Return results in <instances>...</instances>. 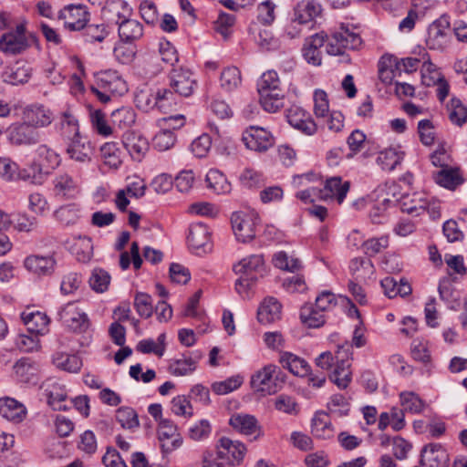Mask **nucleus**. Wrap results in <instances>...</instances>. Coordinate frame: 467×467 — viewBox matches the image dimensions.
I'll return each instance as SVG.
<instances>
[{
	"instance_id": "obj_1",
	"label": "nucleus",
	"mask_w": 467,
	"mask_h": 467,
	"mask_svg": "<svg viewBox=\"0 0 467 467\" xmlns=\"http://www.w3.org/2000/svg\"><path fill=\"white\" fill-rule=\"evenodd\" d=\"M327 43L326 50L330 56L342 57V62H350V57L346 55L347 49H357L362 43L360 36L349 30L348 27L341 26L327 34L317 33L306 39L302 48L304 58L308 64L320 66L322 63V53L320 48Z\"/></svg>"
},
{
	"instance_id": "obj_2",
	"label": "nucleus",
	"mask_w": 467,
	"mask_h": 467,
	"mask_svg": "<svg viewBox=\"0 0 467 467\" xmlns=\"http://www.w3.org/2000/svg\"><path fill=\"white\" fill-rule=\"evenodd\" d=\"M257 91L265 111L276 112L284 107L285 92L276 71L267 70L261 76L257 81Z\"/></svg>"
},
{
	"instance_id": "obj_3",
	"label": "nucleus",
	"mask_w": 467,
	"mask_h": 467,
	"mask_svg": "<svg viewBox=\"0 0 467 467\" xmlns=\"http://www.w3.org/2000/svg\"><path fill=\"white\" fill-rule=\"evenodd\" d=\"M234 272L240 277L235 282L238 294L245 293L252 287L265 272L264 258L260 254H252L243 258L233 267Z\"/></svg>"
},
{
	"instance_id": "obj_4",
	"label": "nucleus",
	"mask_w": 467,
	"mask_h": 467,
	"mask_svg": "<svg viewBox=\"0 0 467 467\" xmlns=\"http://www.w3.org/2000/svg\"><path fill=\"white\" fill-rule=\"evenodd\" d=\"M285 375L281 368L273 364L265 366L251 378V387L263 395H272L281 389Z\"/></svg>"
},
{
	"instance_id": "obj_5",
	"label": "nucleus",
	"mask_w": 467,
	"mask_h": 467,
	"mask_svg": "<svg viewBox=\"0 0 467 467\" xmlns=\"http://www.w3.org/2000/svg\"><path fill=\"white\" fill-rule=\"evenodd\" d=\"M335 368L329 375V379L339 389H346L352 379L350 369L352 359V345L345 340L337 345V349L334 355Z\"/></svg>"
},
{
	"instance_id": "obj_6",
	"label": "nucleus",
	"mask_w": 467,
	"mask_h": 467,
	"mask_svg": "<svg viewBox=\"0 0 467 467\" xmlns=\"http://www.w3.org/2000/svg\"><path fill=\"white\" fill-rule=\"evenodd\" d=\"M420 60L417 57H405L400 60L391 55L384 54L381 56V82L391 84L396 77H400L402 72L410 74L415 72Z\"/></svg>"
},
{
	"instance_id": "obj_7",
	"label": "nucleus",
	"mask_w": 467,
	"mask_h": 467,
	"mask_svg": "<svg viewBox=\"0 0 467 467\" xmlns=\"http://www.w3.org/2000/svg\"><path fill=\"white\" fill-rule=\"evenodd\" d=\"M37 37L26 34L25 24L16 25L15 30L4 34L0 38V50L8 55H16L25 51L32 43H36Z\"/></svg>"
},
{
	"instance_id": "obj_8",
	"label": "nucleus",
	"mask_w": 467,
	"mask_h": 467,
	"mask_svg": "<svg viewBox=\"0 0 467 467\" xmlns=\"http://www.w3.org/2000/svg\"><path fill=\"white\" fill-rule=\"evenodd\" d=\"M258 217L252 213L235 212L232 214L231 223L236 239L248 243L255 237V226Z\"/></svg>"
},
{
	"instance_id": "obj_9",
	"label": "nucleus",
	"mask_w": 467,
	"mask_h": 467,
	"mask_svg": "<svg viewBox=\"0 0 467 467\" xmlns=\"http://www.w3.org/2000/svg\"><path fill=\"white\" fill-rule=\"evenodd\" d=\"M157 432L163 454H170L182 446V437L172 420L161 419Z\"/></svg>"
},
{
	"instance_id": "obj_10",
	"label": "nucleus",
	"mask_w": 467,
	"mask_h": 467,
	"mask_svg": "<svg viewBox=\"0 0 467 467\" xmlns=\"http://www.w3.org/2000/svg\"><path fill=\"white\" fill-rule=\"evenodd\" d=\"M242 140L247 149L257 152H265L275 144V138L270 131L254 126L244 131Z\"/></svg>"
},
{
	"instance_id": "obj_11",
	"label": "nucleus",
	"mask_w": 467,
	"mask_h": 467,
	"mask_svg": "<svg viewBox=\"0 0 467 467\" xmlns=\"http://www.w3.org/2000/svg\"><path fill=\"white\" fill-rule=\"evenodd\" d=\"M58 18L70 31L82 30L89 20V13L83 5H69L59 11Z\"/></svg>"
},
{
	"instance_id": "obj_12",
	"label": "nucleus",
	"mask_w": 467,
	"mask_h": 467,
	"mask_svg": "<svg viewBox=\"0 0 467 467\" xmlns=\"http://www.w3.org/2000/svg\"><path fill=\"white\" fill-rule=\"evenodd\" d=\"M59 320L75 332L85 331L88 327V316L78 309L75 302H69L58 311Z\"/></svg>"
},
{
	"instance_id": "obj_13",
	"label": "nucleus",
	"mask_w": 467,
	"mask_h": 467,
	"mask_svg": "<svg viewBox=\"0 0 467 467\" xmlns=\"http://www.w3.org/2000/svg\"><path fill=\"white\" fill-rule=\"evenodd\" d=\"M197 86L193 73L186 68H173L170 73V87L181 97H190Z\"/></svg>"
},
{
	"instance_id": "obj_14",
	"label": "nucleus",
	"mask_w": 467,
	"mask_h": 467,
	"mask_svg": "<svg viewBox=\"0 0 467 467\" xmlns=\"http://www.w3.org/2000/svg\"><path fill=\"white\" fill-rule=\"evenodd\" d=\"M450 28V18L442 15L428 27L426 45L430 49L441 50L445 47L448 41L447 31Z\"/></svg>"
},
{
	"instance_id": "obj_15",
	"label": "nucleus",
	"mask_w": 467,
	"mask_h": 467,
	"mask_svg": "<svg viewBox=\"0 0 467 467\" xmlns=\"http://www.w3.org/2000/svg\"><path fill=\"white\" fill-rule=\"evenodd\" d=\"M43 395L47 400V404L54 410H67V406L65 404L67 392L65 387L58 382L57 379L50 378L46 379L40 386Z\"/></svg>"
},
{
	"instance_id": "obj_16",
	"label": "nucleus",
	"mask_w": 467,
	"mask_h": 467,
	"mask_svg": "<svg viewBox=\"0 0 467 467\" xmlns=\"http://www.w3.org/2000/svg\"><path fill=\"white\" fill-rule=\"evenodd\" d=\"M8 139L15 145H33L39 142L40 134L33 126L23 120L9 127Z\"/></svg>"
},
{
	"instance_id": "obj_17",
	"label": "nucleus",
	"mask_w": 467,
	"mask_h": 467,
	"mask_svg": "<svg viewBox=\"0 0 467 467\" xmlns=\"http://www.w3.org/2000/svg\"><path fill=\"white\" fill-rule=\"evenodd\" d=\"M218 460H226L232 466L239 464L246 451L244 444L223 437L217 444Z\"/></svg>"
},
{
	"instance_id": "obj_18",
	"label": "nucleus",
	"mask_w": 467,
	"mask_h": 467,
	"mask_svg": "<svg viewBox=\"0 0 467 467\" xmlns=\"http://www.w3.org/2000/svg\"><path fill=\"white\" fill-rule=\"evenodd\" d=\"M286 118L288 123L306 135H313L317 131V124L309 113L298 106H292L287 109Z\"/></svg>"
},
{
	"instance_id": "obj_19",
	"label": "nucleus",
	"mask_w": 467,
	"mask_h": 467,
	"mask_svg": "<svg viewBox=\"0 0 467 467\" xmlns=\"http://www.w3.org/2000/svg\"><path fill=\"white\" fill-rule=\"evenodd\" d=\"M449 455L439 443H430L423 447L420 463L422 467H448Z\"/></svg>"
},
{
	"instance_id": "obj_20",
	"label": "nucleus",
	"mask_w": 467,
	"mask_h": 467,
	"mask_svg": "<svg viewBox=\"0 0 467 467\" xmlns=\"http://www.w3.org/2000/svg\"><path fill=\"white\" fill-rule=\"evenodd\" d=\"M22 119L37 130L49 126L54 118L51 110L45 106L30 105L24 109Z\"/></svg>"
},
{
	"instance_id": "obj_21",
	"label": "nucleus",
	"mask_w": 467,
	"mask_h": 467,
	"mask_svg": "<svg viewBox=\"0 0 467 467\" xmlns=\"http://www.w3.org/2000/svg\"><path fill=\"white\" fill-rule=\"evenodd\" d=\"M122 145L130 157L137 161H140L149 150L148 140L140 134L130 130L123 134Z\"/></svg>"
},
{
	"instance_id": "obj_22",
	"label": "nucleus",
	"mask_w": 467,
	"mask_h": 467,
	"mask_svg": "<svg viewBox=\"0 0 467 467\" xmlns=\"http://www.w3.org/2000/svg\"><path fill=\"white\" fill-rule=\"evenodd\" d=\"M322 11L319 0H301L294 8V22L307 24L321 16Z\"/></svg>"
},
{
	"instance_id": "obj_23",
	"label": "nucleus",
	"mask_w": 467,
	"mask_h": 467,
	"mask_svg": "<svg viewBox=\"0 0 467 467\" xmlns=\"http://www.w3.org/2000/svg\"><path fill=\"white\" fill-rule=\"evenodd\" d=\"M229 424L234 430L244 435H254V440L260 436V426L256 418L250 414L234 413L229 420Z\"/></svg>"
},
{
	"instance_id": "obj_24",
	"label": "nucleus",
	"mask_w": 467,
	"mask_h": 467,
	"mask_svg": "<svg viewBox=\"0 0 467 467\" xmlns=\"http://www.w3.org/2000/svg\"><path fill=\"white\" fill-rule=\"evenodd\" d=\"M200 351L188 352L182 358L171 360L169 365V372L174 376H185L193 372L196 364L202 358Z\"/></svg>"
},
{
	"instance_id": "obj_25",
	"label": "nucleus",
	"mask_w": 467,
	"mask_h": 467,
	"mask_svg": "<svg viewBox=\"0 0 467 467\" xmlns=\"http://www.w3.org/2000/svg\"><path fill=\"white\" fill-rule=\"evenodd\" d=\"M0 415L14 423L22 422L26 416V407L12 398L0 399Z\"/></svg>"
},
{
	"instance_id": "obj_26",
	"label": "nucleus",
	"mask_w": 467,
	"mask_h": 467,
	"mask_svg": "<svg viewBox=\"0 0 467 467\" xmlns=\"http://www.w3.org/2000/svg\"><path fill=\"white\" fill-rule=\"evenodd\" d=\"M67 153L70 159L86 163L91 161L92 148L90 142L80 135L69 140Z\"/></svg>"
},
{
	"instance_id": "obj_27",
	"label": "nucleus",
	"mask_w": 467,
	"mask_h": 467,
	"mask_svg": "<svg viewBox=\"0 0 467 467\" xmlns=\"http://www.w3.org/2000/svg\"><path fill=\"white\" fill-rule=\"evenodd\" d=\"M53 185L55 195L62 198H75L79 192L78 182L66 172L57 174Z\"/></svg>"
},
{
	"instance_id": "obj_28",
	"label": "nucleus",
	"mask_w": 467,
	"mask_h": 467,
	"mask_svg": "<svg viewBox=\"0 0 467 467\" xmlns=\"http://www.w3.org/2000/svg\"><path fill=\"white\" fill-rule=\"evenodd\" d=\"M55 265L56 260L51 255H29L24 261L25 267L37 275H50Z\"/></svg>"
},
{
	"instance_id": "obj_29",
	"label": "nucleus",
	"mask_w": 467,
	"mask_h": 467,
	"mask_svg": "<svg viewBox=\"0 0 467 467\" xmlns=\"http://www.w3.org/2000/svg\"><path fill=\"white\" fill-rule=\"evenodd\" d=\"M349 182H343L341 177H331L326 181L324 190H321L322 193L320 198L325 200L328 198H335L338 203H341L346 198V195L349 191Z\"/></svg>"
},
{
	"instance_id": "obj_30",
	"label": "nucleus",
	"mask_w": 467,
	"mask_h": 467,
	"mask_svg": "<svg viewBox=\"0 0 467 467\" xmlns=\"http://www.w3.org/2000/svg\"><path fill=\"white\" fill-rule=\"evenodd\" d=\"M211 234L208 227L201 223L190 226L187 242L189 246L197 253L200 250L205 251L206 245L210 243Z\"/></svg>"
},
{
	"instance_id": "obj_31",
	"label": "nucleus",
	"mask_w": 467,
	"mask_h": 467,
	"mask_svg": "<svg viewBox=\"0 0 467 467\" xmlns=\"http://www.w3.org/2000/svg\"><path fill=\"white\" fill-rule=\"evenodd\" d=\"M281 304L275 297L269 296L260 305L257 311V319L262 324L273 323L281 317Z\"/></svg>"
},
{
	"instance_id": "obj_32",
	"label": "nucleus",
	"mask_w": 467,
	"mask_h": 467,
	"mask_svg": "<svg viewBox=\"0 0 467 467\" xmlns=\"http://www.w3.org/2000/svg\"><path fill=\"white\" fill-rule=\"evenodd\" d=\"M22 319L30 334L40 336L48 332L49 318L45 313L39 311L24 312L22 313Z\"/></svg>"
},
{
	"instance_id": "obj_33",
	"label": "nucleus",
	"mask_w": 467,
	"mask_h": 467,
	"mask_svg": "<svg viewBox=\"0 0 467 467\" xmlns=\"http://www.w3.org/2000/svg\"><path fill=\"white\" fill-rule=\"evenodd\" d=\"M397 206L401 212L409 214L420 215L428 206V202L419 196L418 193H404L400 198L397 199Z\"/></svg>"
},
{
	"instance_id": "obj_34",
	"label": "nucleus",
	"mask_w": 467,
	"mask_h": 467,
	"mask_svg": "<svg viewBox=\"0 0 467 467\" xmlns=\"http://www.w3.org/2000/svg\"><path fill=\"white\" fill-rule=\"evenodd\" d=\"M56 130L62 138L69 140L80 136L78 121L69 110L61 113L59 120L56 123Z\"/></svg>"
},
{
	"instance_id": "obj_35",
	"label": "nucleus",
	"mask_w": 467,
	"mask_h": 467,
	"mask_svg": "<svg viewBox=\"0 0 467 467\" xmlns=\"http://www.w3.org/2000/svg\"><path fill=\"white\" fill-rule=\"evenodd\" d=\"M37 159L35 161L38 162L40 166L49 175L52 171L59 166L61 159L53 149L46 144L39 145L36 149Z\"/></svg>"
},
{
	"instance_id": "obj_36",
	"label": "nucleus",
	"mask_w": 467,
	"mask_h": 467,
	"mask_svg": "<svg viewBox=\"0 0 467 467\" xmlns=\"http://www.w3.org/2000/svg\"><path fill=\"white\" fill-rule=\"evenodd\" d=\"M311 432L318 439L327 440L333 437L334 430L327 413L319 411L315 414L312 420Z\"/></svg>"
},
{
	"instance_id": "obj_37",
	"label": "nucleus",
	"mask_w": 467,
	"mask_h": 467,
	"mask_svg": "<svg viewBox=\"0 0 467 467\" xmlns=\"http://www.w3.org/2000/svg\"><path fill=\"white\" fill-rule=\"evenodd\" d=\"M279 362L283 368L288 369L296 376L304 377L308 374L310 369L308 363L305 359L290 352L283 353L280 356Z\"/></svg>"
},
{
	"instance_id": "obj_38",
	"label": "nucleus",
	"mask_w": 467,
	"mask_h": 467,
	"mask_svg": "<svg viewBox=\"0 0 467 467\" xmlns=\"http://www.w3.org/2000/svg\"><path fill=\"white\" fill-rule=\"evenodd\" d=\"M119 40L124 43H134L143 36V26L136 19L122 21L118 27Z\"/></svg>"
},
{
	"instance_id": "obj_39",
	"label": "nucleus",
	"mask_w": 467,
	"mask_h": 467,
	"mask_svg": "<svg viewBox=\"0 0 467 467\" xmlns=\"http://www.w3.org/2000/svg\"><path fill=\"white\" fill-rule=\"evenodd\" d=\"M14 371L16 378L24 383H36L37 368L34 362L27 358H20L14 365Z\"/></svg>"
},
{
	"instance_id": "obj_40",
	"label": "nucleus",
	"mask_w": 467,
	"mask_h": 467,
	"mask_svg": "<svg viewBox=\"0 0 467 467\" xmlns=\"http://www.w3.org/2000/svg\"><path fill=\"white\" fill-rule=\"evenodd\" d=\"M47 176V171H44L42 166L34 161L27 168L17 171L16 179H20L31 184L41 185Z\"/></svg>"
},
{
	"instance_id": "obj_41",
	"label": "nucleus",
	"mask_w": 467,
	"mask_h": 467,
	"mask_svg": "<svg viewBox=\"0 0 467 467\" xmlns=\"http://www.w3.org/2000/svg\"><path fill=\"white\" fill-rule=\"evenodd\" d=\"M31 77V70L19 63L5 68L2 74L3 81L11 85L26 83Z\"/></svg>"
},
{
	"instance_id": "obj_42",
	"label": "nucleus",
	"mask_w": 467,
	"mask_h": 467,
	"mask_svg": "<svg viewBox=\"0 0 467 467\" xmlns=\"http://www.w3.org/2000/svg\"><path fill=\"white\" fill-rule=\"evenodd\" d=\"M400 399L403 410L412 414H420L428 407L426 401L413 391L401 392Z\"/></svg>"
},
{
	"instance_id": "obj_43",
	"label": "nucleus",
	"mask_w": 467,
	"mask_h": 467,
	"mask_svg": "<svg viewBox=\"0 0 467 467\" xmlns=\"http://www.w3.org/2000/svg\"><path fill=\"white\" fill-rule=\"evenodd\" d=\"M54 365L62 370L77 373L82 367V360L77 355H69L63 352H57L53 356Z\"/></svg>"
},
{
	"instance_id": "obj_44",
	"label": "nucleus",
	"mask_w": 467,
	"mask_h": 467,
	"mask_svg": "<svg viewBox=\"0 0 467 467\" xmlns=\"http://www.w3.org/2000/svg\"><path fill=\"white\" fill-rule=\"evenodd\" d=\"M405 152L400 145L381 150V170L391 171L400 166L404 159Z\"/></svg>"
},
{
	"instance_id": "obj_45",
	"label": "nucleus",
	"mask_w": 467,
	"mask_h": 467,
	"mask_svg": "<svg viewBox=\"0 0 467 467\" xmlns=\"http://www.w3.org/2000/svg\"><path fill=\"white\" fill-rule=\"evenodd\" d=\"M134 102L136 107L144 112L157 110V89L144 88L138 90L135 93Z\"/></svg>"
},
{
	"instance_id": "obj_46",
	"label": "nucleus",
	"mask_w": 467,
	"mask_h": 467,
	"mask_svg": "<svg viewBox=\"0 0 467 467\" xmlns=\"http://www.w3.org/2000/svg\"><path fill=\"white\" fill-rule=\"evenodd\" d=\"M300 319L305 326L310 328H318L326 322L323 312L310 304L302 306L300 310Z\"/></svg>"
},
{
	"instance_id": "obj_47",
	"label": "nucleus",
	"mask_w": 467,
	"mask_h": 467,
	"mask_svg": "<svg viewBox=\"0 0 467 467\" xmlns=\"http://www.w3.org/2000/svg\"><path fill=\"white\" fill-rule=\"evenodd\" d=\"M349 270L356 279H366L374 275L376 269L371 259L355 257L350 261Z\"/></svg>"
},
{
	"instance_id": "obj_48",
	"label": "nucleus",
	"mask_w": 467,
	"mask_h": 467,
	"mask_svg": "<svg viewBox=\"0 0 467 467\" xmlns=\"http://www.w3.org/2000/svg\"><path fill=\"white\" fill-rule=\"evenodd\" d=\"M404 410L399 408H392L389 412H381V431L390 426L395 431L405 427Z\"/></svg>"
},
{
	"instance_id": "obj_49",
	"label": "nucleus",
	"mask_w": 467,
	"mask_h": 467,
	"mask_svg": "<svg viewBox=\"0 0 467 467\" xmlns=\"http://www.w3.org/2000/svg\"><path fill=\"white\" fill-rule=\"evenodd\" d=\"M434 179L439 185L449 190H454L462 182L459 171L451 168L441 169L435 174Z\"/></svg>"
},
{
	"instance_id": "obj_50",
	"label": "nucleus",
	"mask_w": 467,
	"mask_h": 467,
	"mask_svg": "<svg viewBox=\"0 0 467 467\" xmlns=\"http://www.w3.org/2000/svg\"><path fill=\"white\" fill-rule=\"evenodd\" d=\"M205 181L207 187L217 194L226 193L231 191V184L226 177L218 170H210L206 174Z\"/></svg>"
},
{
	"instance_id": "obj_51",
	"label": "nucleus",
	"mask_w": 467,
	"mask_h": 467,
	"mask_svg": "<svg viewBox=\"0 0 467 467\" xmlns=\"http://www.w3.org/2000/svg\"><path fill=\"white\" fill-rule=\"evenodd\" d=\"M157 89V110L161 113H168L175 109L178 104L176 93L171 88Z\"/></svg>"
},
{
	"instance_id": "obj_52",
	"label": "nucleus",
	"mask_w": 467,
	"mask_h": 467,
	"mask_svg": "<svg viewBox=\"0 0 467 467\" xmlns=\"http://www.w3.org/2000/svg\"><path fill=\"white\" fill-rule=\"evenodd\" d=\"M111 120L120 129H129L136 121V112L130 107H122L112 112Z\"/></svg>"
},
{
	"instance_id": "obj_53",
	"label": "nucleus",
	"mask_w": 467,
	"mask_h": 467,
	"mask_svg": "<svg viewBox=\"0 0 467 467\" xmlns=\"http://www.w3.org/2000/svg\"><path fill=\"white\" fill-rule=\"evenodd\" d=\"M109 283V274L101 268L94 269L88 280L89 286L97 293H103L107 291Z\"/></svg>"
},
{
	"instance_id": "obj_54",
	"label": "nucleus",
	"mask_w": 467,
	"mask_h": 467,
	"mask_svg": "<svg viewBox=\"0 0 467 467\" xmlns=\"http://www.w3.org/2000/svg\"><path fill=\"white\" fill-rule=\"evenodd\" d=\"M392 443L393 454L397 459L402 460L407 456L410 449V444L400 436H395L392 439L386 434H381V445Z\"/></svg>"
},
{
	"instance_id": "obj_55",
	"label": "nucleus",
	"mask_w": 467,
	"mask_h": 467,
	"mask_svg": "<svg viewBox=\"0 0 467 467\" xmlns=\"http://www.w3.org/2000/svg\"><path fill=\"white\" fill-rule=\"evenodd\" d=\"M448 118L452 124L462 127L467 122V107L460 99H452L448 108Z\"/></svg>"
},
{
	"instance_id": "obj_56",
	"label": "nucleus",
	"mask_w": 467,
	"mask_h": 467,
	"mask_svg": "<svg viewBox=\"0 0 467 467\" xmlns=\"http://www.w3.org/2000/svg\"><path fill=\"white\" fill-rule=\"evenodd\" d=\"M221 86L227 91L237 88L241 83V74L237 67H231L223 69L220 77Z\"/></svg>"
},
{
	"instance_id": "obj_57",
	"label": "nucleus",
	"mask_w": 467,
	"mask_h": 467,
	"mask_svg": "<svg viewBox=\"0 0 467 467\" xmlns=\"http://www.w3.org/2000/svg\"><path fill=\"white\" fill-rule=\"evenodd\" d=\"M134 306L137 313L143 318H149L153 313L151 296L146 293L139 292L134 298Z\"/></svg>"
},
{
	"instance_id": "obj_58",
	"label": "nucleus",
	"mask_w": 467,
	"mask_h": 467,
	"mask_svg": "<svg viewBox=\"0 0 467 467\" xmlns=\"http://www.w3.org/2000/svg\"><path fill=\"white\" fill-rule=\"evenodd\" d=\"M116 419L122 428L133 429L139 426L136 411L129 407H121L116 411Z\"/></svg>"
},
{
	"instance_id": "obj_59",
	"label": "nucleus",
	"mask_w": 467,
	"mask_h": 467,
	"mask_svg": "<svg viewBox=\"0 0 467 467\" xmlns=\"http://www.w3.org/2000/svg\"><path fill=\"white\" fill-rule=\"evenodd\" d=\"M132 43L119 42L115 46L113 54L116 59L121 64H130L134 59L136 48Z\"/></svg>"
},
{
	"instance_id": "obj_60",
	"label": "nucleus",
	"mask_w": 467,
	"mask_h": 467,
	"mask_svg": "<svg viewBox=\"0 0 467 467\" xmlns=\"http://www.w3.org/2000/svg\"><path fill=\"white\" fill-rule=\"evenodd\" d=\"M176 141L175 134L169 129L162 130L153 138V147L160 150L165 151L170 150Z\"/></svg>"
},
{
	"instance_id": "obj_61",
	"label": "nucleus",
	"mask_w": 467,
	"mask_h": 467,
	"mask_svg": "<svg viewBox=\"0 0 467 467\" xmlns=\"http://www.w3.org/2000/svg\"><path fill=\"white\" fill-rule=\"evenodd\" d=\"M79 210L74 205L60 207L56 211V217L64 225H73L79 218Z\"/></svg>"
},
{
	"instance_id": "obj_62",
	"label": "nucleus",
	"mask_w": 467,
	"mask_h": 467,
	"mask_svg": "<svg viewBox=\"0 0 467 467\" xmlns=\"http://www.w3.org/2000/svg\"><path fill=\"white\" fill-rule=\"evenodd\" d=\"M440 297L447 303L449 307L455 309L461 306L459 293L450 284L439 285Z\"/></svg>"
},
{
	"instance_id": "obj_63",
	"label": "nucleus",
	"mask_w": 467,
	"mask_h": 467,
	"mask_svg": "<svg viewBox=\"0 0 467 467\" xmlns=\"http://www.w3.org/2000/svg\"><path fill=\"white\" fill-rule=\"evenodd\" d=\"M84 30L83 36L87 42H102L108 36V31L103 24L95 25L86 24V26L82 29Z\"/></svg>"
},
{
	"instance_id": "obj_64",
	"label": "nucleus",
	"mask_w": 467,
	"mask_h": 467,
	"mask_svg": "<svg viewBox=\"0 0 467 467\" xmlns=\"http://www.w3.org/2000/svg\"><path fill=\"white\" fill-rule=\"evenodd\" d=\"M240 182L246 188H257L265 184V178L261 172L247 168L241 173Z\"/></svg>"
}]
</instances>
